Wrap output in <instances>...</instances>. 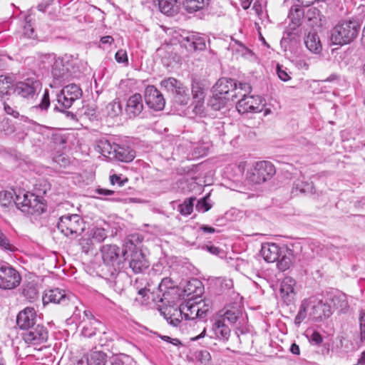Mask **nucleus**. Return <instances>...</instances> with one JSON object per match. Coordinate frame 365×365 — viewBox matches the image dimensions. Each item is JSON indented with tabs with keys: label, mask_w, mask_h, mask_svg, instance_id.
<instances>
[{
	"label": "nucleus",
	"mask_w": 365,
	"mask_h": 365,
	"mask_svg": "<svg viewBox=\"0 0 365 365\" xmlns=\"http://www.w3.org/2000/svg\"><path fill=\"white\" fill-rule=\"evenodd\" d=\"M195 357L199 361L205 364L209 362L211 359L210 354L207 351H200Z\"/></svg>",
	"instance_id": "680f3d73"
},
{
	"label": "nucleus",
	"mask_w": 365,
	"mask_h": 365,
	"mask_svg": "<svg viewBox=\"0 0 365 365\" xmlns=\"http://www.w3.org/2000/svg\"><path fill=\"white\" fill-rule=\"evenodd\" d=\"M359 324H360V338L361 341H365V312L361 311L360 312L359 317Z\"/></svg>",
	"instance_id": "13d9d810"
},
{
	"label": "nucleus",
	"mask_w": 365,
	"mask_h": 365,
	"mask_svg": "<svg viewBox=\"0 0 365 365\" xmlns=\"http://www.w3.org/2000/svg\"><path fill=\"white\" fill-rule=\"evenodd\" d=\"M106 354L103 351H93L86 359V363L83 360L78 362V365H105Z\"/></svg>",
	"instance_id": "2f4dec72"
},
{
	"label": "nucleus",
	"mask_w": 365,
	"mask_h": 365,
	"mask_svg": "<svg viewBox=\"0 0 365 365\" xmlns=\"http://www.w3.org/2000/svg\"><path fill=\"white\" fill-rule=\"evenodd\" d=\"M296 281L291 277H285L280 284L279 297L286 304L292 303L296 296Z\"/></svg>",
	"instance_id": "dca6fc26"
},
{
	"label": "nucleus",
	"mask_w": 365,
	"mask_h": 365,
	"mask_svg": "<svg viewBox=\"0 0 365 365\" xmlns=\"http://www.w3.org/2000/svg\"><path fill=\"white\" fill-rule=\"evenodd\" d=\"M25 343L31 345H39L48 339V331L43 325L37 324L27 329L22 334Z\"/></svg>",
	"instance_id": "4468645a"
},
{
	"label": "nucleus",
	"mask_w": 365,
	"mask_h": 365,
	"mask_svg": "<svg viewBox=\"0 0 365 365\" xmlns=\"http://www.w3.org/2000/svg\"><path fill=\"white\" fill-rule=\"evenodd\" d=\"M292 258L291 250L283 247L280 257L277 259L278 269L281 271L287 270L292 264Z\"/></svg>",
	"instance_id": "72a5a7b5"
},
{
	"label": "nucleus",
	"mask_w": 365,
	"mask_h": 365,
	"mask_svg": "<svg viewBox=\"0 0 365 365\" xmlns=\"http://www.w3.org/2000/svg\"><path fill=\"white\" fill-rule=\"evenodd\" d=\"M282 248L275 243L266 242L262 245L261 255L267 262H274L280 257Z\"/></svg>",
	"instance_id": "b1692460"
},
{
	"label": "nucleus",
	"mask_w": 365,
	"mask_h": 365,
	"mask_svg": "<svg viewBox=\"0 0 365 365\" xmlns=\"http://www.w3.org/2000/svg\"><path fill=\"white\" fill-rule=\"evenodd\" d=\"M309 307V314L314 320H322L332 314L331 304L323 302L317 297H311L306 299Z\"/></svg>",
	"instance_id": "9d476101"
},
{
	"label": "nucleus",
	"mask_w": 365,
	"mask_h": 365,
	"mask_svg": "<svg viewBox=\"0 0 365 365\" xmlns=\"http://www.w3.org/2000/svg\"><path fill=\"white\" fill-rule=\"evenodd\" d=\"M24 296L29 301H34L37 298L38 292L34 285H28L23 289Z\"/></svg>",
	"instance_id": "603ef678"
},
{
	"label": "nucleus",
	"mask_w": 365,
	"mask_h": 365,
	"mask_svg": "<svg viewBox=\"0 0 365 365\" xmlns=\"http://www.w3.org/2000/svg\"><path fill=\"white\" fill-rule=\"evenodd\" d=\"M274 174V166L270 162L259 161L247 173V178L253 184H261L270 180Z\"/></svg>",
	"instance_id": "423d86ee"
},
{
	"label": "nucleus",
	"mask_w": 365,
	"mask_h": 365,
	"mask_svg": "<svg viewBox=\"0 0 365 365\" xmlns=\"http://www.w3.org/2000/svg\"><path fill=\"white\" fill-rule=\"evenodd\" d=\"M309 341L315 345H319L322 342L323 339L319 332L314 331L309 338Z\"/></svg>",
	"instance_id": "0e129e2a"
},
{
	"label": "nucleus",
	"mask_w": 365,
	"mask_h": 365,
	"mask_svg": "<svg viewBox=\"0 0 365 365\" xmlns=\"http://www.w3.org/2000/svg\"><path fill=\"white\" fill-rule=\"evenodd\" d=\"M240 91L250 93L251 86L247 83H239L231 78H222L217 81L213 87V97L215 99H230L232 100L238 97Z\"/></svg>",
	"instance_id": "f03ea898"
},
{
	"label": "nucleus",
	"mask_w": 365,
	"mask_h": 365,
	"mask_svg": "<svg viewBox=\"0 0 365 365\" xmlns=\"http://www.w3.org/2000/svg\"><path fill=\"white\" fill-rule=\"evenodd\" d=\"M192 94L195 106L194 112L201 114L203 112V104L205 98V89L203 83L196 79L192 81Z\"/></svg>",
	"instance_id": "f3484780"
},
{
	"label": "nucleus",
	"mask_w": 365,
	"mask_h": 365,
	"mask_svg": "<svg viewBox=\"0 0 365 365\" xmlns=\"http://www.w3.org/2000/svg\"><path fill=\"white\" fill-rule=\"evenodd\" d=\"M57 227L65 236L76 237L84 230L85 223L80 215L68 214L58 219Z\"/></svg>",
	"instance_id": "39448f33"
},
{
	"label": "nucleus",
	"mask_w": 365,
	"mask_h": 365,
	"mask_svg": "<svg viewBox=\"0 0 365 365\" xmlns=\"http://www.w3.org/2000/svg\"><path fill=\"white\" fill-rule=\"evenodd\" d=\"M247 93L240 91L238 96L242 98L237 103V110L240 113H260L263 110V99L259 96H247Z\"/></svg>",
	"instance_id": "1a4fd4ad"
},
{
	"label": "nucleus",
	"mask_w": 365,
	"mask_h": 365,
	"mask_svg": "<svg viewBox=\"0 0 365 365\" xmlns=\"http://www.w3.org/2000/svg\"><path fill=\"white\" fill-rule=\"evenodd\" d=\"M82 250L85 253H88L92 250V241L90 239L83 240L81 242Z\"/></svg>",
	"instance_id": "338daca9"
},
{
	"label": "nucleus",
	"mask_w": 365,
	"mask_h": 365,
	"mask_svg": "<svg viewBox=\"0 0 365 365\" xmlns=\"http://www.w3.org/2000/svg\"><path fill=\"white\" fill-rule=\"evenodd\" d=\"M56 102L57 103L55 104L53 108L54 110L64 113L68 118L72 120L76 119V115L72 112L67 110V109L71 107L74 102L71 98L66 96V94H63V92L61 91L60 93L57 94Z\"/></svg>",
	"instance_id": "5701e85b"
},
{
	"label": "nucleus",
	"mask_w": 365,
	"mask_h": 365,
	"mask_svg": "<svg viewBox=\"0 0 365 365\" xmlns=\"http://www.w3.org/2000/svg\"><path fill=\"white\" fill-rule=\"evenodd\" d=\"M106 110L109 116L114 118L122 113V106L119 101L115 100L106 106Z\"/></svg>",
	"instance_id": "a19ab883"
},
{
	"label": "nucleus",
	"mask_w": 365,
	"mask_h": 365,
	"mask_svg": "<svg viewBox=\"0 0 365 365\" xmlns=\"http://www.w3.org/2000/svg\"><path fill=\"white\" fill-rule=\"evenodd\" d=\"M195 198L186 199L184 202L179 205L178 210L181 215H188L193 210L194 201Z\"/></svg>",
	"instance_id": "c03bdc74"
},
{
	"label": "nucleus",
	"mask_w": 365,
	"mask_h": 365,
	"mask_svg": "<svg viewBox=\"0 0 365 365\" xmlns=\"http://www.w3.org/2000/svg\"><path fill=\"white\" fill-rule=\"evenodd\" d=\"M110 181L111 185H118L121 187L125 185V182H128V178H125L124 179H121V175H118L116 174L111 175L110 176Z\"/></svg>",
	"instance_id": "bf43d9fd"
},
{
	"label": "nucleus",
	"mask_w": 365,
	"mask_h": 365,
	"mask_svg": "<svg viewBox=\"0 0 365 365\" xmlns=\"http://www.w3.org/2000/svg\"><path fill=\"white\" fill-rule=\"evenodd\" d=\"M41 83L36 77L27 78L14 84V93L21 98L33 99L41 91Z\"/></svg>",
	"instance_id": "6e6552de"
},
{
	"label": "nucleus",
	"mask_w": 365,
	"mask_h": 365,
	"mask_svg": "<svg viewBox=\"0 0 365 365\" xmlns=\"http://www.w3.org/2000/svg\"><path fill=\"white\" fill-rule=\"evenodd\" d=\"M303 34L302 28L287 26L280 41L282 47L284 51L297 47L300 44Z\"/></svg>",
	"instance_id": "ddd939ff"
},
{
	"label": "nucleus",
	"mask_w": 365,
	"mask_h": 365,
	"mask_svg": "<svg viewBox=\"0 0 365 365\" xmlns=\"http://www.w3.org/2000/svg\"><path fill=\"white\" fill-rule=\"evenodd\" d=\"M50 106V99H49V93L48 91L46 89L43 94V96L41 100V103L36 106H34V109H39L42 111L46 110Z\"/></svg>",
	"instance_id": "8fccbe9b"
},
{
	"label": "nucleus",
	"mask_w": 365,
	"mask_h": 365,
	"mask_svg": "<svg viewBox=\"0 0 365 365\" xmlns=\"http://www.w3.org/2000/svg\"><path fill=\"white\" fill-rule=\"evenodd\" d=\"M21 277L16 269L9 264L0 266V288L12 289L20 284Z\"/></svg>",
	"instance_id": "9b49d317"
},
{
	"label": "nucleus",
	"mask_w": 365,
	"mask_h": 365,
	"mask_svg": "<svg viewBox=\"0 0 365 365\" xmlns=\"http://www.w3.org/2000/svg\"><path fill=\"white\" fill-rule=\"evenodd\" d=\"M61 91L63 92V94H66V96H68L73 101L80 98L83 93L81 88L74 83H71L64 86Z\"/></svg>",
	"instance_id": "f704fd0d"
},
{
	"label": "nucleus",
	"mask_w": 365,
	"mask_h": 365,
	"mask_svg": "<svg viewBox=\"0 0 365 365\" xmlns=\"http://www.w3.org/2000/svg\"><path fill=\"white\" fill-rule=\"evenodd\" d=\"M195 304L199 307L200 319H204L206 317L207 313L210 309V305L209 303H206L204 301L195 302Z\"/></svg>",
	"instance_id": "5fc2aeb1"
},
{
	"label": "nucleus",
	"mask_w": 365,
	"mask_h": 365,
	"mask_svg": "<svg viewBox=\"0 0 365 365\" xmlns=\"http://www.w3.org/2000/svg\"><path fill=\"white\" fill-rule=\"evenodd\" d=\"M332 304L331 308L339 309L340 311L344 310L347 307V302L346 300V296L344 294H339L334 295L330 298Z\"/></svg>",
	"instance_id": "4c0bfd02"
},
{
	"label": "nucleus",
	"mask_w": 365,
	"mask_h": 365,
	"mask_svg": "<svg viewBox=\"0 0 365 365\" xmlns=\"http://www.w3.org/2000/svg\"><path fill=\"white\" fill-rule=\"evenodd\" d=\"M304 12L302 8L299 6H293L291 7L288 18L290 19L289 26L301 27L302 18Z\"/></svg>",
	"instance_id": "c756f323"
},
{
	"label": "nucleus",
	"mask_w": 365,
	"mask_h": 365,
	"mask_svg": "<svg viewBox=\"0 0 365 365\" xmlns=\"http://www.w3.org/2000/svg\"><path fill=\"white\" fill-rule=\"evenodd\" d=\"M212 329L217 338L228 340L230 335V329L225 324L224 320L217 319L212 324Z\"/></svg>",
	"instance_id": "c85d7f7f"
},
{
	"label": "nucleus",
	"mask_w": 365,
	"mask_h": 365,
	"mask_svg": "<svg viewBox=\"0 0 365 365\" xmlns=\"http://www.w3.org/2000/svg\"><path fill=\"white\" fill-rule=\"evenodd\" d=\"M14 90V86L9 77L0 76V96H8L10 94V91Z\"/></svg>",
	"instance_id": "58836bf2"
},
{
	"label": "nucleus",
	"mask_w": 365,
	"mask_h": 365,
	"mask_svg": "<svg viewBox=\"0 0 365 365\" xmlns=\"http://www.w3.org/2000/svg\"><path fill=\"white\" fill-rule=\"evenodd\" d=\"M14 204L27 215H39L45 211V205L38 196L31 192L19 191V193H15Z\"/></svg>",
	"instance_id": "7ed1b4c3"
},
{
	"label": "nucleus",
	"mask_w": 365,
	"mask_h": 365,
	"mask_svg": "<svg viewBox=\"0 0 365 365\" xmlns=\"http://www.w3.org/2000/svg\"><path fill=\"white\" fill-rule=\"evenodd\" d=\"M314 185L312 182L305 180L304 176L300 177L294 182L292 192L294 195L300 193H312Z\"/></svg>",
	"instance_id": "bb28decb"
},
{
	"label": "nucleus",
	"mask_w": 365,
	"mask_h": 365,
	"mask_svg": "<svg viewBox=\"0 0 365 365\" xmlns=\"http://www.w3.org/2000/svg\"><path fill=\"white\" fill-rule=\"evenodd\" d=\"M16 193L14 190L12 191H1L0 192V203L3 207H9L13 202H14L15 199H14V195Z\"/></svg>",
	"instance_id": "37998d69"
},
{
	"label": "nucleus",
	"mask_w": 365,
	"mask_h": 365,
	"mask_svg": "<svg viewBox=\"0 0 365 365\" xmlns=\"http://www.w3.org/2000/svg\"><path fill=\"white\" fill-rule=\"evenodd\" d=\"M194 34H192L183 38V44L187 50H192L191 46H192V42L194 41Z\"/></svg>",
	"instance_id": "69168bd1"
},
{
	"label": "nucleus",
	"mask_w": 365,
	"mask_h": 365,
	"mask_svg": "<svg viewBox=\"0 0 365 365\" xmlns=\"http://www.w3.org/2000/svg\"><path fill=\"white\" fill-rule=\"evenodd\" d=\"M144 98L148 106L155 110H161L165 107V98L154 86H148L145 88Z\"/></svg>",
	"instance_id": "2eb2a0df"
},
{
	"label": "nucleus",
	"mask_w": 365,
	"mask_h": 365,
	"mask_svg": "<svg viewBox=\"0 0 365 365\" xmlns=\"http://www.w3.org/2000/svg\"><path fill=\"white\" fill-rule=\"evenodd\" d=\"M209 197L210 195H207L206 196H205L204 197L197 201V203L196 205V210L198 212H205L212 207V205L208 202Z\"/></svg>",
	"instance_id": "09e8293b"
},
{
	"label": "nucleus",
	"mask_w": 365,
	"mask_h": 365,
	"mask_svg": "<svg viewBox=\"0 0 365 365\" xmlns=\"http://www.w3.org/2000/svg\"><path fill=\"white\" fill-rule=\"evenodd\" d=\"M242 315V312L240 309L237 307H231L230 309H227L224 314H223V319H221L222 320L227 319L230 323H235L237 320L239 319V317Z\"/></svg>",
	"instance_id": "ea45409f"
},
{
	"label": "nucleus",
	"mask_w": 365,
	"mask_h": 365,
	"mask_svg": "<svg viewBox=\"0 0 365 365\" xmlns=\"http://www.w3.org/2000/svg\"><path fill=\"white\" fill-rule=\"evenodd\" d=\"M207 0H186L184 7L189 13H193L204 8L207 4Z\"/></svg>",
	"instance_id": "e433bc0d"
},
{
	"label": "nucleus",
	"mask_w": 365,
	"mask_h": 365,
	"mask_svg": "<svg viewBox=\"0 0 365 365\" xmlns=\"http://www.w3.org/2000/svg\"><path fill=\"white\" fill-rule=\"evenodd\" d=\"M181 312L184 314L185 320H193L200 318L199 307L195 304V302L190 300L181 304Z\"/></svg>",
	"instance_id": "a878e982"
},
{
	"label": "nucleus",
	"mask_w": 365,
	"mask_h": 365,
	"mask_svg": "<svg viewBox=\"0 0 365 365\" xmlns=\"http://www.w3.org/2000/svg\"><path fill=\"white\" fill-rule=\"evenodd\" d=\"M133 288L143 298L148 297V293L151 292V284L147 278L138 277L133 284Z\"/></svg>",
	"instance_id": "cd10ccee"
},
{
	"label": "nucleus",
	"mask_w": 365,
	"mask_h": 365,
	"mask_svg": "<svg viewBox=\"0 0 365 365\" xmlns=\"http://www.w3.org/2000/svg\"><path fill=\"white\" fill-rule=\"evenodd\" d=\"M76 298L73 294H67L63 289L58 288L45 291L42 297V301L44 305L48 303L60 304L62 305H68L69 303L74 304Z\"/></svg>",
	"instance_id": "f8f14e48"
},
{
	"label": "nucleus",
	"mask_w": 365,
	"mask_h": 365,
	"mask_svg": "<svg viewBox=\"0 0 365 365\" xmlns=\"http://www.w3.org/2000/svg\"><path fill=\"white\" fill-rule=\"evenodd\" d=\"M192 50H203L205 48V41L204 38L198 34H194V41L192 42Z\"/></svg>",
	"instance_id": "864d4df0"
},
{
	"label": "nucleus",
	"mask_w": 365,
	"mask_h": 365,
	"mask_svg": "<svg viewBox=\"0 0 365 365\" xmlns=\"http://www.w3.org/2000/svg\"><path fill=\"white\" fill-rule=\"evenodd\" d=\"M307 307V300H304L300 306L299 310L294 319V323L299 325L307 317V313H309V307Z\"/></svg>",
	"instance_id": "a18cd8bd"
},
{
	"label": "nucleus",
	"mask_w": 365,
	"mask_h": 365,
	"mask_svg": "<svg viewBox=\"0 0 365 365\" xmlns=\"http://www.w3.org/2000/svg\"><path fill=\"white\" fill-rule=\"evenodd\" d=\"M33 18L31 15L25 17V24L24 26V34L28 38H34V29L32 24Z\"/></svg>",
	"instance_id": "49530a36"
},
{
	"label": "nucleus",
	"mask_w": 365,
	"mask_h": 365,
	"mask_svg": "<svg viewBox=\"0 0 365 365\" xmlns=\"http://www.w3.org/2000/svg\"><path fill=\"white\" fill-rule=\"evenodd\" d=\"M202 248H203V250H205L208 251L209 252H210L211 254L215 255H218L221 252V250L219 247H217L213 245H205Z\"/></svg>",
	"instance_id": "774afa93"
},
{
	"label": "nucleus",
	"mask_w": 365,
	"mask_h": 365,
	"mask_svg": "<svg viewBox=\"0 0 365 365\" xmlns=\"http://www.w3.org/2000/svg\"><path fill=\"white\" fill-rule=\"evenodd\" d=\"M305 17L310 26L314 28L320 27L322 26V15L318 9L315 7L309 9L307 11Z\"/></svg>",
	"instance_id": "473e14b6"
},
{
	"label": "nucleus",
	"mask_w": 365,
	"mask_h": 365,
	"mask_svg": "<svg viewBox=\"0 0 365 365\" xmlns=\"http://www.w3.org/2000/svg\"><path fill=\"white\" fill-rule=\"evenodd\" d=\"M143 109V98L140 93H135L128 98L125 106V112L130 118L138 116Z\"/></svg>",
	"instance_id": "4be33fe9"
},
{
	"label": "nucleus",
	"mask_w": 365,
	"mask_h": 365,
	"mask_svg": "<svg viewBox=\"0 0 365 365\" xmlns=\"http://www.w3.org/2000/svg\"><path fill=\"white\" fill-rule=\"evenodd\" d=\"M36 321V313L34 308L26 307L21 311L16 317V324L21 329L27 330L34 327Z\"/></svg>",
	"instance_id": "a211bd4d"
},
{
	"label": "nucleus",
	"mask_w": 365,
	"mask_h": 365,
	"mask_svg": "<svg viewBox=\"0 0 365 365\" xmlns=\"http://www.w3.org/2000/svg\"><path fill=\"white\" fill-rule=\"evenodd\" d=\"M107 237V232L103 228L96 227L92 230V238L97 242H103Z\"/></svg>",
	"instance_id": "3c124183"
},
{
	"label": "nucleus",
	"mask_w": 365,
	"mask_h": 365,
	"mask_svg": "<svg viewBox=\"0 0 365 365\" xmlns=\"http://www.w3.org/2000/svg\"><path fill=\"white\" fill-rule=\"evenodd\" d=\"M180 0H159L158 7L160 11L167 16L176 15L180 9Z\"/></svg>",
	"instance_id": "393cba45"
},
{
	"label": "nucleus",
	"mask_w": 365,
	"mask_h": 365,
	"mask_svg": "<svg viewBox=\"0 0 365 365\" xmlns=\"http://www.w3.org/2000/svg\"><path fill=\"white\" fill-rule=\"evenodd\" d=\"M0 247L7 252H14L18 250L17 247L10 242L6 235L0 240Z\"/></svg>",
	"instance_id": "de8ad7c7"
},
{
	"label": "nucleus",
	"mask_w": 365,
	"mask_h": 365,
	"mask_svg": "<svg viewBox=\"0 0 365 365\" xmlns=\"http://www.w3.org/2000/svg\"><path fill=\"white\" fill-rule=\"evenodd\" d=\"M304 43L308 50L314 53H319L322 51V46L318 35L315 33L309 32L305 40Z\"/></svg>",
	"instance_id": "7c9ffc66"
},
{
	"label": "nucleus",
	"mask_w": 365,
	"mask_h": 365,
	"mask_svg": "<svg viewBox=\"0 0 365 365\" xmlns=\"http://www.w3.org/2000/svg\"><path fill=\"white\" fill-rule=\"evenodd\" d=\"M160 312L166 321L173 327H178L184 318V314L181 312V304L178 308L173 306L163 307Z\"/></svg>",
	"instance_id": "412c9836"
},
{
	"label": "nucleus",
	"mask_w": 365,
	"mask_h": 365,
	"mask_svg": "<svg viewBox=\"0 0 365 365\" xmlns=\"http://www.w3.org/2000/svg\"><path fill=\"white\" fill-rule=\"evenodd\" d=\"M160 86L166 91L172 92L175 101L182 106L187 105L190 101L189 90L182 83L175 78H168L160 82Z\"/></svg>",
	"instance_id": "0eeeda50"
},
{
	"label": "nucleus",
	"mask_w": 365,
	"mask_h": 365,
	"mask_svg": "<svg viewBox=\"0 0 365 365\" xmlns=\"http://www.w3.org/2000/svg\"><path fill=\"white\" fill-rule=\"evenodd\" d=\"M4 110L6 114L13 116L15 118H18L19 117V113L16 109L10 106L6 102H4Z\"/></svg>",
	"instance_id": "e2e57ef3"
},
{
	"label": "nucleus",
	"mask_w": 365,
	"mask_h": 365,
	"mask_svg": "<svg viewBox=\"0 0 365 365\" xmlns=\"http://www.w3.org/2000/svg\"><path fill=\"white\" fill-rule=\"evenodd\" d=\"M209 133L215 137L221 138L225 135L224 123L215 120L209 128Z\"/></svg>",
	"instance_id": "79ce46f5"
},
{
	"label": "nucleus",
	"mask_w": 365,
	"mask_h": 365,
	"mask_svg": "<svg viewBox=\"0 0 365 365\" xmlns=\"http://www.w3.org/2000/svg\"><path fill=\"white\" fill-rule=\"evenodd\" d=\"M68 71V68L63 64V61L61 58L55 59L52 65V74L55 78H63Z\"/></svg>",
	"instance_id": "c9c22d12"
},
{
	"label": "nucleus",
	"mask_w": 365,
	"mask_h": 365,
	"mask_svg": "<svg viewBox=\"0 0 365 365\" xmlns=\"http://www.w3.org/2000/svg\"><path fill=\"white\" fill-rule=\"evenodd\" d=\"M115 58L118 63H125L126 65L128 63L127 52L125 50H123V49L118 50L115 53Z\"/></svg>",
	"instance_id": "4d7b16f0"
},
{
	"label": "nucleus",
	"mask_w": 365,
	"mask_h": 365,
	"mask_svg": "<svg viewBox=\"0 0 365 365\" xmlns=\"http://www.w3.org/2000/svg\"><path fill=\"white\" fill-rule=\"evenodd\" d=\"M277 73L278 77L283 81L286 82L291 79L290 76L287 71L286 68L279 64L277 66Z\"/></svg>",
	"instance_id": "6e6d98bb"
},
{
	"label": "nucleus",
	"mask_w": 365,
	"mask_h": 365,
	"mask_svg": "<svg viewBox=\"0 0 365 365\" xmlns=\"http://www.w3.org/2000/svg\"><path fill=\"white\" fill-rule=\"evenodd\" d=\"M173 284L171 281L168 278H164L162 279L161 282L158 284V289L160 292H164L163 297H165L166 293V289L172 288Z\"/></svg>",
	"instance_id": "052dcab7"
},
{
	"label": "nucleus",
	"mask_w": 365,
	"mask_h": 365,
	"mask_svg": "<svg viewBox=\"0 0 365 365\" xmlns=\"http://www.w3.org/2000/svg\"><path fill=\"white\" fill-rule=\"evenodd\" d=\"M361 23L351 19L339 21L332 29L331 41L335 45H346L354 41L359 36Z\"/></svg>",
	"instance_id": "f257e3e1"
},
{
	"label": "nucleus",
	"mask_w": 365,
	"mask_h": 365,
	"mask_svg": "<svg viewBox=\"0 0 365 365\" xmlns=\"http://www.w3.org/2000/svg\"><path fill=\"white\" fill-rule=\"evenodd\" d=\"M129 266L136 274L142 272L149 267L148 261L144 254L135 247L130 255Z\"/></svg>",
	"instance_id": "aec40b11"
},
{
	"label": "nucleus",
	"mask_w": 365,
	"mask_h": 365,
	"mask_svg": "<svg viewBox=\"0 0 365 365\" xmlns=\"http://www.w3.org/2000/svg\"><path fill=\"white\" fill-rule=\"evenodd\" d=\"M103 264L107 267L110 276L115 277L121 269L120 254L125 256L126 250H120L115 245H104L100 249Z\"/></svg>",
	"instance_id": "20e7f679"
},
{
	"label": "nucleus",
	"mask_w": 365,
	"mask_h": 365,
	"mask_svg": "<svg viewBox=\"0 0 365 365\" xmlns=\"http://www.w3.org/2000/svg\"><path fill=\"white\" fill-rule=\"evenodd\" d=\"M108 154L113 155V158L124 163L131 162L135 156V153L133 149L119 144L110 145V150L108 151Z\"/></svg>",
	"instance_id": "6ab92c4d"
}]
</instances>
